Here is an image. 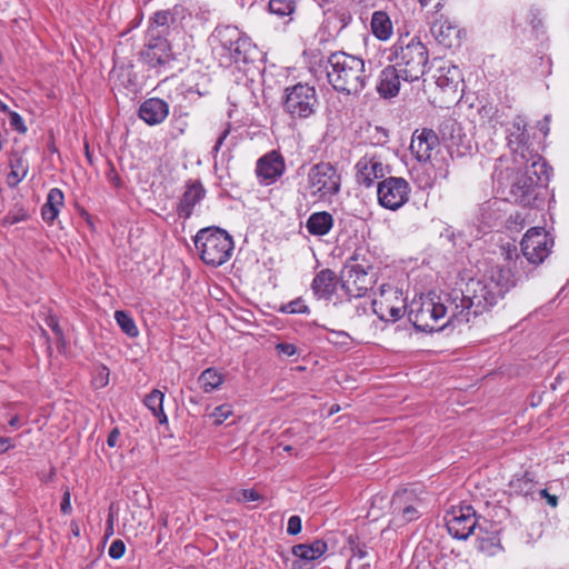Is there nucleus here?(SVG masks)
<instances>
[{"label":"nucleus","mask_w":569,"mask_h":569,"mask_svg":"<svg viewBox=\"0 0 569 569\" xmlns=\"http://www.w3.org/2000/svg\"><path fill=\"white\" fill-rule=\"evenodd\" d=\"M516 286L512 269L491 266L479 279H470L465 289H452L449 299L453 303V320L458 325L468 323L488 312Z\"/></svg>","instance_id":"nucleus-1"},{"label":"nucleus","mask_w":569,"mask_h":569,"mask_svg":"<svg viewBox=\"0 0 569 569\" xmlns=\"http://www.w3.org/2000/svg\"><path fill=\"white\" fill-rule=\"evenodd\" d=\"M327 79L335 91L347 96H359L367 87L371 70L366 61L345 51L330 53L326 59Z\"/></svg>","instance_id":"nucleus-2"},{"label":"nucleus","mask_w":569,"mask_h":569,"mask_svg":"<svg viewBox=\"0 0 569 569\" xmlns=\"http://www.w3.org/2000/svg\"><path fill=\"white\" fill-rule=\"evenodd\" d=\"M456 311L449 299V291L426 299L413 300L408 310V319L415 329L421 332L443 330L448 326H457L453 320Z\"/></svg>","instance_id":"nucleus-3"},{"label":"nucleus","mask_w":569,"mask_h":569,"mask_svg":"<svg viewBox=\"0 0 569 569\" xmlns=\"http://www.w3.org/2000/svg\"><path fill=\"white\" fill-rule=\"evenodd\" d=\"M219 44L216 48L220 64L230 67L248 64L256 61L259 51L251 39L234 26H219L214 29Z\"/></svg>","instance_id":"nucleus-4"},{"label":"nucleus","mask_w":569,"mask_h":569,"mask_svg":"<svg viewBox=\"0 0 569 569\" xmlns=\"http://www.w3.org/2000/svg\"><path fill=\"white\" fill-rule=\"evenodd\" d=\"M193 242L202 262L210 267H220L226 263L234 249L232 237L219 227L200 229Z\"/></svg>","instance_id":"nucleus-5"},{"label":"nucleus","mask_w":569,"mask_h":569,"mask_svg":"<svg viewBox=\"0 0 569 569\" xmlns=\"http://www.w3.org/2000/svg\"><path fill=\"white\" fill-rule=\"evenodd\" d=\"M405 82H415L423 77L429 62V51L418 39L407 44L393 46V58H390Z\"/></svg>","instance_id":"nucleus-6"},{"label":"nucleus","mask_w":569,"mask_h":569,"mask_svg":"<svg viewBox=\"0 0 569 569\" xmlns=\"http://www.w3.org/2000/svg\"><path fill=\"white\" fill-rule=\"evenodd\" d=\"M518 169L515 172L509 196L512 201L525 207L530 206L536 198L535 191L539 183L549 180V171L551 168L545 161V168L533 167L532 161H523L517 164Z\"/></svg>","instance_id":"nucleus-7"},{"label":"nucleus","mask_w":569,"mask_h":569,"mask_svg":"<svg viewBox=\"0 0 569 569\" xmlns=\"http://www.w3.org/2000/svg\"><path fill=\"white\" fill-rule=\"evenodd\" d=\"M340 187L341 177L337 168L330 162H319L309 169L302 194L315 200H327L339 193Z\"/></svg>","instance_id":"nucleus-8"},{"label":"nucleus","mask_w":569,"mask_h":569,"mask_svg":"<svg viewBox=\"0 0 569 569\" xmlns=\"http://www.w3.org/2000/svg\"><path fill=\"white\" fill-rule=\"evenodd\" d=\"M508 147L510 148L516 164L523 161H532L533 167L545 168V159L532 148L529 142L527 122L521 116H517L507 129Z\"/></svg>","instance_id":"nucleus-9"},{"label":"nucleus","mask_w":569,"mask_h":569,"mask_svg":"<svg viewBox=\"0 0 569 569\" xmlns=\"http://www.w3.org/2000/svg\"><path fill=\"white\" fill-rule=\"evenodd\" d=\"M318 97L315 87L297 83L286 89L283 109L292 119H307L316 112Z\"/></svg>","instance_id":"nucleus-10"},{"label":"nucleus","mask_w":569,"mask_h":569,"mask_svg":"<svg viewBox=\"0 0 569 569\" xmlns=\"http://www.w3.org/2000/svg\"><path fill=\"white\" fill-rule=\"evenodd\" d=\"M446 527L449 535L458 540L468 539L477 528L482 531L478 525L476 510L470 505L452 507L446 516Z\"/></svg>","instance_id":"nucleus-11"},{"label":"nucleus","mask_w":569,"mask_h":569,"mask_svg":"<svg viewBox=\"0 0 569 569\" xmlns=\"http://www.w3.org/2000/svg\"><path fill=\"white\" fill-rule=\"evenodd\" d=\"M409 182L401 177H388L378 183L377 196L381 207L396 211L409 200Z\"/></svg>","instance_id":"nucleus-12"},{"label":"nucleus","mask_w":569,"mask_h":569,"mask_svg":"<svg viewBox=\"0 0 569 569\" xmlns=\"http://www.w3.org/2000/svg\"><path fill=\"white\" fill-rule=\"evenodd\" d=\"M521 252L530 263L539 264L549 256L553 239L542 227L530 228L521 241Z\"/></svg>","instance_id":"nucleus-13"},{"label":"nucleus","mask_w":569,"mask_h":569,"mask_svg":"<svg viewBox=\"0 0 569 569\" xmlns=\"http://www.w3.org/2000/svg\"><path fill=\"white\" fill-rule=\"evenodd\" d=\"M421 500L412 490L397 491L391 499L392 522L396 526H405L421 517Z\"/></svg>","instance_id":"nucleus-14"},{"label":"nucleus","mask_w":569,"mask_h":569,"mask_svg":"<svg viewBox=\"0 0 569 569\" xmlns=\"http://www.w3.org/2000/svg\"><path fill=\"white\" fill-rule=\"evenodd\" d=\"M142 61L152 69H171L176 60L168 39L152 38L146 36V43L140 52Z\"/></svg>","instance_id":"nucleus-15"},{"label":"nucleus","mask_w":569,"mask_h":569,"mask_svg":"<svg viewBox=\"0 0 569 569\" xmlns=\"http://www.w3.org/2000/svg\"><path fill=\"white\" fill-rule=\"evenodd\" d=\"M346 268L348 269V276L341 284L346 295L360 298L373 288L376 274L371 266L355 263L348 264Z\"/></svg>","instance_id":"nucleus-16"},{"label":"nucleus","mask_w":569,"mask_h":569,"mask_svg":"<svg viewBox=\"0 0 569 569\" xmlns=\"http://www.w3.org/2000/svg\"><path fill=\"white\" fill-rule=\"evenodd\" d=\"M355 168L356 181L366 188L372 187L377 180L385 178L389 172V168L383 164L381 157L369 153L361 157Z\"/></svg>","instance_id":"nucleus-17"},{"label":"nucleus","mask_w":569,"mask_h":569,"mask_svg":"<svg viewBox=\"0 0 569 569\" xmlns=\"http://www.w3.org/2000/svg\"><path fill=\"white\" fill-rule=\"evenodd\" d=\"M286 170L283 157L276 150H271L258 159L256 174L259 181L269 186L274 183Z\"/></svg>","instance_id":"nucleus-18"},{"label":"nucleus","mask_w":569,"mask_h":569,"mask_svg":"<svg viewBox=\"0 0 569 569\" xmlns=\"http://www.w3.org/2000/svg\"><path fill=\"white\" fill-rule=\"evenodd\" d=\"M207 190L200 180H188L184 183V191L177 204V214L184 220L189 219L197 204L206 197Z\"/></svg>","instance_id":"nucleus-19"},{"label":"nucleus","mask_w":569,"mask_h":569,"mask_svg":"<svg viewBox=\"0 0 569 569\" xmlns=\"http://www.w3.org/2000/svg\"><path fill=\"white\" fill-rule=\"evenodd\" d=\"M430 32L445 48L450 49L459 44L460 29L442 14L430 22Z\"/></svg>","instance_id":"nucleus-20"},{"label":"nucleus","mask_w":569,"mask_h":569,"mask_svg":"<svg viewBox=\"0 0 569 569\" xmlns=\"http://www.w3.org/2000/svg\"><path fill=\"white\" fill-rule=\"evenodd\" d=\"M437 147H439V138L432 129L423 128L419 133L418 131L413 133L410 149L419 162L429 161Z\"/></svg>","instance_id":"nucleus-21"},{"label":"nucleus","mask_w":569,"mask_h":569,"mask_svg":"<svg viewBox=\"0 0 569 569\" xmlns=\"http://www.w3.org/2000/svg\"><path fill=\"white\" fill-rule=\"evenodd\" d=\"M179 24L173 12L170 10L156 11L149 19L147 37L168 39L171 32L178 29Z\"/></svg>","instance_id":"nucleus-22"},{"label":"nucleus","mask_w":569,"mask_h":569,"mask_svg":"<svg viewBox=\"0 0 569 569\" xmlns=\"http://www.w3.org/2000/svg\"><path fill=\"white\" fill-rule=\"evenodd\" d=\"M138 114L149 126L160 124L169 114V104L160 98H149L140 104Z\"/></svg>","instance_id":"nucleus-23"},{"label":"nucleus","mask_w":569,"mask_h":569,"mask_svg":"<svg viewBox=\"0 0 569 569\" xmlns=\"http://www.w3.org/2000/svg\"><path fill=\"white\" fill-rule=\"evenodd\" d=\"M338 280L331 269H322L316 273L311 282V291L318 300L330 301L337 290Z\"/></svg>","instance_id":"nucleus-24"},{"label":"nucleus","mask_w":569,"mask_h":569,"mask_svg":"<svg viewBox=\"0 0 569 569\" xmlns=\"http://www.w3.org/2000/svg\"><path fill=\"white\" fill-rule=\"evenodd\" d=\"M401 81H403V76L393 64H389L380 72L377 91L382 98H393L400 91Z\"/></svg>","instance_id":"nucleus-25"},{"label":"nucleus","mask_w":569,"mask_h":569,"mask_svg":"<svg viewBox=\"0 0 569 569\" xmlns=\"http://www.w3.org/2000/svg\"><path fill=\"white\" fill-rule=\"evenodd\" d=\"M335 223L333 216L328 211H318L306 221L307 231L315 237H323L330 232Z\"/></svg>","instance_id":"nucleus-26"},{"label":"nucleus","mask_w":569,"mask_h":569,"mask_svg":"<svg viewBox=\"0 0 569 569\" xmlns=\"http://www.w3.org/2000/svg\"><path fill=\"white\" fill-rule=\"evenodd\" d=\"M64 206V194L59 188H52L47 194L44 204L41 208V217L47 223H53L61 208Z\"/></svg>","instance_id":"nucleus-27"},{"label":"nucleus","mask_w":569,"mask_h":569,"mask_svg":"<svg viewBox=\"0 0 569 569\" xmlns=\"http://www.w3.org/2000/svg\"><path fill=\"white\" fill-rule=\"evenodd\" d=\"M328 549L327 542L323 540H315L310 545L300 543L292 547V555L296 558H300L306 561L315 562L322 555L326 553Z\"/></svg>","instance_id":"nucleus-28"},{"label":"nucleus","mask_w":569,"mask_h":569,"mask_svg":"<svg viewBox=\"0 0 569 569\" xmlns=\"http://www.w3.org/2000/svg\"><path fill=\"white\" fill-rule=\"evenodd\" d=\"M435 78L438 87L456 90L461 80V72L457 66L449 63L440 67Z\"/></svg>","instance_id":"nucleus-29"},{"label":"nucleus","mask_w":569,"mask_h":569,"mask_svg":"<svg viewBox=\"0 0 569 569\" xmlns=\"http://www.w3.org/2000/svg\"><path fill=\"white\" fill-rule=\"evenodd\" d=\"M372 34L379 40H388L392 34V23L387 12L375 11L371 18Z\"/></svg>","instance_id":"nucleus-30"},{"label":"nucleus","mask_w":569,"mask_h":569,"mask_svg":"<svg viewBox=\"0 0 569 569\" xmlns=\"http://www.w3.org/2000/svg\"><path fill=\"white\" fill-rule=\"evenodd\" d=\"M164 393L158 389H153L144 399V406L152 412L153 417L160 425L168 423V417L163 410Z\"/></svg>","instance_id":"nucleus-31"},{"label":"nucleus","mask_w":569,"mask_h":569,"mask_svg":"<svg viewBox=\"0 0 569 569\" xmlns=\"http://www.w3.org/2000/svg\"><path fill=\"white\" fill-rule=\"evenodd\" d=\"M198 382L203 392L210 393L220 388L224 382V376L217 368L211 367L200 373Z\"/></svg>","instance_id":"nucleus-32"},{"label":"nucleus","mask_w":569,"mask_h":569,"mask_svg":"<svg viewBox=\"0 0 569 569\" xmlns=\"http://www.w3.org/2000/svg\"><path fill=\"white\" fill-rule=\"evenodd\" d=\"M477 548L480 552L486 556L492 557L498 555L502 550L500 538L497 532L478 536Z\"/></svg>","instance_id":"nucleus-33"},{"label":"nucleus","mask_w":569,"mask_h":569,"mask_svg":"<svg viewBox=\"0 0 569 569\" xmlns=\"http://www.w3.org/2000/svg\"><path fill=\"white\" fill-rule=\"evenodd\" d=\"M386 302L387 300L375 299L372 301L375 313L378 315L381 320H391L393 322L399 320L403 316L402 307L389 306Z\"/></svg>","instance_id":"nucleus-34"},{"label":"nucleus","mask_w":569,"mask_h":569,"mask_svg":"<svg viewBox=\"0 0 569 569\" xmlns=\"http://www.w3.org/2000/svg\"><path fill=\"white\" fill-rule=\"evenodd\" d=\"M509 487L517 495L528 496L533 491L535 483L531 475L525 472L519 477L512 478Z\"/></svg>","instance_id":"nucleus-35"},{"label":"nucleus","mask_w":569,"mask_h":569,"mask_svg":"<svg viewBox=\"0 0 569 569\" xmlns=\"http://www.w3.org/2000/svg\"><path fill=\"white\" fill-rule=\"evenodd\" d=\"M114 319L121 330L130 338H136L139 335L138 327L129 312L124 310H117Z\"/></svg>","instance_id":"nucleus-36"},{"label":"nucleus","mask_w":569,"mask_h":569,"mask_svg":"<svg viewBox=\"0 0 569 569\" xmlns=\"http://www.w3.org/2000/svg\"><path fill=\"white\" fill-rule=\"evenodd\" d=\"M295 0H270L269 10L271 13L283 18L292 14L296 11Z\"/></svg>","instance_id":"nucleus-37"},{"label":"nucleus","mask_w":569,"mask_h":569,"mask_svg":"<svg viewBox=\"0 0 569 569\" xmlns=\"http://www.w3.org/2000/svg\"><path fill=\"white\" fill-rule=\"evenodd\" d=\"M233 413L232 407L229 403H223L213 409L210 417L213 418L216 426L222 425Z\"/></svg>","instance_id":"nucleus-38"},{"label":"nucleus","mask_w":569,"mask_h":569,"mask_svg":"<svg viewBox=\"0 0 569 569\" xmlns=\"http://www.w3.org/2000/svg\"><path fill=\"white\" fill-rule=\"evenodd\" d=\"M527 224L526 216L522 212H515L506 220V228L511 232L521 231Z\"/></svg>","instance_id":"nucleus-39"},{"label":"nucleus","mask_w":569,"mask_h":569,"mask_svg":"<svg viewBox=\"0 0 569 569\" xmlns=\"http://www.w3.org/2000/svg\"><path fill=\"white\" fill-rule=\"evenodd\" d=\"M9 167L12 170L19 171L23 174H28L29 172V162L23 158L22 154L18 152H13L9 162Z\"/></svg>","instance_id":"nucleus-40"},{"label":"nucleus","mask_w":569,"mask_h":569,"mask_svg":"<svg viewBox=\"0 0 569 569\" xmlns=\"http://www.w3.org/2000/svg\"><path fill=\"white\" fill-rule=\"evenodd\" d=\"M501 256L503 257V260H505V262L507 264L506 266L505 264H500V266L505 267V268H510L511 269L510 263L513 260H517L519 258L517 246L512 244V243H507L506 246H502L501 247Z\"/></svg>","instance_id":"nucleus-41"},{"label":"nucleus","mask_w":569,"mask_h":569,"mask_svg":"<svg viewBox=\"0 0 569 569\" xmlns=\"http://www.w3.org/2000/svg\"><path fill=\"white\" fill-rule=\"evenodd\" d=\"M281 310L287 313H309V307L300 298L290 301Z\"/></svg>","instance_id":"nucleus-42"},{"label":"nucleus","mask_w":569,"mask_h":569,"mask_svg":"<svg viewBox=\"0 0 569 569\" xmlns=\"http://www.w3.org/2000/svg\"><path fill=\"white\" fill-rule=\"evenodd\" d=\"M8 116H9L10 126L13 130H16L17 132H19L21 134H24L28 131V128H27L22 117L18 112L11 111Z\"/></svg>","instance_id":"nucleus-43"},{"label":"nucleus","mask_w":569,"mask_h":569,"mask_svg":"<svg viewBox=\"0 0 569 569\" xmlns=\"http://www.w3.org/2000/svg\"><path fill=\"white\" fill-rule=\"evenodd\" d=\"M328 341L336 346L348 347L351 342V338L345 331H331V336L328 337Z\"/></svg>","instance_id":"nucleus-44"},{"label":"nucleus","mask_w":569,"mask_h":569,"mask_svg":"<svg viewBox=\"0 0 569 569\" xmlns=\"http://www.w3.org/2000/svg\"><path fill=\"white\" fill-rule=\"evenodd\" d=\"M236 499L239 502L258 501L262 499V496L254 489H241Z\"/></svg>","instance_id":"nucleus-45"},{"label":"nucleus","mask_w":569,"mask_h":569,"mask_svg":"<svg viewBox=\"0 0 569 569\" xmlns=\"http://www.w3.org/2000/svg\"><path fill=\"white\" fill-rule=\"evenodd\" d=\"M126 551V545L121 539H116L111 542L108 553L112 559H120Z\"/></svg>","instance_id":"nucleus-46"},{"label":"nucleus","mask_w":569,"mask_h":569,"mask_svg":"<svg viewBox=\"0 0 569 569\" xmlns=\"http://www.w3.org/2000/svg\"><path fill=\"white\" fill-rule=\"evenodd\" d=\"M110 371L106 366H101L98 370L97 376L93 379V383L97 388H103L109 382Z\"/></svg>","instance_id":"nucleus-47"},{"label":"nucleus","mask_w":569,"mask_h":569,"mask_svg":"<svg viewBox=\"0 0 569 569\" xmlns=\"http://www.w3.org/2000/svg\"><path fill=\"white\" fill-rule=\"evenodd\" d=\"M46 325L53 331L59 340H63V331L59 325V320L56 316L49 315L46 318Z\"/></svg>","instance_id":"nucleus-48"},{"label":"nucleus","mask_w":569,"mask_h":569,"mask_svg":"<svg viewBox=\"0 0 569 569\" xmlns=\"http://www.w3.org/2000/svg\"><path fill=\"white\" fill-rule=\"evenodd\" d=\"M287 532L290 536H296L301 532V518L299 516H291L289 518Z\"/></svg>","instance_id":"nucleus-49"},{"label":"nucleus","mask_w":569,"mask_h":569,"mask_svg":"<svg viewBox=\"0 0 569 569\" xmlns=\"http://www.w3.org/2000/svg\"><path fill=\"white\" fill-rule=\"evenodd\" d=\"M276 350L286 357H292L297 355L298 349L293 343L280 342L276 346Z\"/></svg>","instance_id":"nucleus-50"},{"label":"nucleus","mask_w":569,"mask_h":569,"mask_svg":"<svg viewBox=\"0 0 569 569\" xmlns=\"http://www.w3.org/2000/svg\"><path fill=\"white\" fill-rule=\"evenodd\" d=\"M26 177V174L10 169V172L7 176V184L10 188H16Z\"/></svg>","instance_id":"nucleus-51"},{"label":"nucleus","mask_w":569,"mask_h":569,"mask_svg":"<svg viewBox=\"0 0 569 569\" xmlns=\"http://www.w3.org/2000/svg\"><path fill=\"white\" fill-rule=\"evenodd\" d=\"M230 133V124L227 126V128L220 133L218 137L213 148H212V154L216 158L217 153L219 152L221 146L223 144L224 140Z\"/></svg>","instance_id":"nucleus-52"},{"label":"nucleus","mask_w":569,"mask_h":569,"mask_svg":"<svg viewBox=\"0 0 569 569\" xmlns=\"http://www.w3.org/2000/svg\"><path fill=\"white\" fill-rule=\"evenodd\" d=\"M230 133V124L227 126V128L220 133L218 137L213 148H212V154L216 158L217 153L219 152L221 146L223 144L224 140Z\"/></svg>","instance_id":"nucleus-53"},{"label":"nucleus","mask_w":569,"mask_h":569,"mask_svg":"<svg viewBox=\"0 0 569 569\" xmlns=\"http://www.w3.org/2000/svg\"><path fill=\"white\" fill-rule=\"evenodd\" d=\"M315 562L306 561L300 558H296L291 565V569H315Z\"/></svg>","instance_id":"nucleus-54"},{"label":"nucleus","mask_w":569,"mask_h":569,"mask_svg":"<svg viewBox=\"0 0 569 569\" xmlns=\"http://www.w3.org/2000/svg\"><path fill=\"white\" fill-rule=\"evenodd\" d=\"M60 509L63 515H69L72 510L71 503H70V492L68 490L63 493Z\"/></svg>","instance_id":"nucleus-55"},{"label":"nucleus","mask_w":569,"mask_h":569,"mask_svg":"<svg viewBox=\"0 0 569 569\" xmlns=\"http://www.w3.org/2000/svg\"><path fill=\"white\" fill-rule=\"evenodd\" d=\"M539 495L541 498H545L547 500V503L551 507L558 506V498L555 495H550L547 489H541L539 491Z\"/></svg>","instance_id":"nucleus-56"},{"label":"nucleus","mask_w":569,"mask_h":569,"mask_svg":"<svg viewBox=\"0 0 569 569\" xmlns=\"http://www.w3.org/2000/svg\"><path fill=\"white\" fill-rule=\"evenodd\" d=\"M119 436H120V432L118 430V428H114L112 429L108 437H107V445L110 447V448H114L117 446V442H118V439H119Z\"/></svg>","instance_id":"nucleus-57"},{"label":"nucleus","mask_w":569,"mask_h":569,"mask_svg":"<svg viewBox=\"0 0 569 569\" xmlns=\"http://www.w3.org/2000/svg\"><path fill=\"white\" fill-rule=\"evenodd\" d=\"M379 291H380V298L382 299L385 297V295L388 292V293H392V295H398V290H395L392 286L390 284H381L379 287ZM396 299H399V296H396Z\"/></svg>","instance_id":"nucleus-58"},{"label":"nucleus","mask_w":569,"mask_h":569,"mask_svg":"<svg viewBox=\"0 0 569 569\" xmlns=\"http://www.w3.org/2000/svg\"><path fill=\"white\" fill-rule=\"evenodd\" d=\"M352 552H353V556L359 559H363L368 555L365 546H356L355 548H352Z\"/></svg>","instance_id":"nucleus-59"},{"label":"nucleus","mask_w":569,"mask_h":569,"mask_svg":"<svg viewBox=\"0 0 569 569\" xmlns=\"http://www.w3.org/2000/svg\"><path fill=\"white\" fill-rule=\"evenodd\" d=\"M11 439L7 437H0V453L6 452L9 448H11Z\"/></svg>","instance_id":"nucleus-60"},{"label":"nucleus","mask_w":569,"mask_h":569,"mask_svg":"<svg viewBox=\"0 0 569 569\" xmlns=\"http://www.w3.org/2000/svg\"><path fill=\"white\" fill-rule=\"evenodd\" d=\"M9 425L13 428H19L20 427V419L18 416H13L10 420H9Z\"/></svg>","instance_id":"nucleus-61"},{"label":"nucleus","mask_w":569,"mask_h":569,"mask_svg":"<svg viewBox=\"0 0 569 569\" xmlns=\"http://www.w3.org/2000/svg\"><path fill=\"white\" fill-rule=\"evenodd\" d=\"M11 111L8 104L0 100V112L9 114Z\"/></svg>","instance_id":"nucleus-62"},{"label":"nucleus","mask_w":569,"mask_h":569,"mask_svg":"<svg viewBox=\"0 0 569 569\" xmlns=\"http://www.w3.org/2000/svg\"><path fill=\"white\" fill-rule=\"evenodd\" d=\"M351 20V16L349 13H341V21L346 24L348 21Z\"/></svg>","instance_id":"nucleus-63"},{"label":"nucleus","mask_w":569,"mask_h":569,"mask_svg":"<svg viewBox=\"0 0 569 569\" xmlns=\"http://www.w3.org/2000/svg\"><path fill=\"white\" fill-rule=\"evenodd\" d=\"M97 560H92L89 565H87L83 569H93Z\"/></svg>","instance_id":"nucleus-64"}]
</instances>
